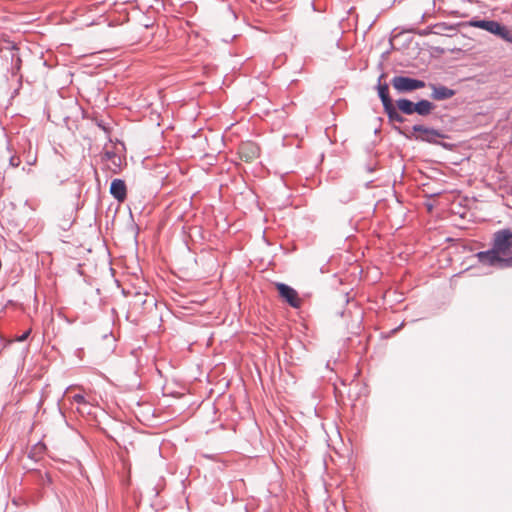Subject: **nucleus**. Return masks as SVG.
I'll return each instance as SVG.
<instances>
[{
	"mask_svg": "<svg viewBox=\"0 0 512 512\" xmlns=\"http://www.w3.org/2000/svg\"><path fill=\"white\" fill-rule=\"evenodd\" d=\"M476 257L485 266L512 268V231L508 228L496 231L491 249L479 251Z\"/></svg>",
	"mask_w": 512,
	"mask_h": 512,
	"instance_id": "1",
	"label": "nucleus"
},
{
	"mask_svg": "<svg viewBox=\"0 0 512 512\" xmlns=\"http://www.w3.org/2000/svg\"><path fill=\"white\" fill-rule=\"evenodd\" d=\"M391 85L400 94L412 93L418 89H426L428 96H454L455 94L454 90L446 86L403 75L394 76Z\"/></svg>",
	"mask_w": 512,
	"mask_h": 512,
	"instance_id": "2",
	"label": "nucleus"
},
{
	"mask_svg": "<svg viewBox=\"0 0 512 512\" xmlns=\"http://www.w3.org/2000/svg\"><path fill=\"white\" fill-rule=\"evenodd\" d=\"M413 131L417 133L415 138L420 141L435 143L438 138H444L445 135L440 130L428 128L423 125H414Z\"/></svg>",
	"mask_w": 512,
	"mask_h": 512,
	"instance_id": "3",
	"label": "nucleus"
},
{
	"mask_svg": "<svg viewBox=\"0 0 512 512\" xmlns=\"http://www.w3.org/2000/svg\"><path fill=\"white\" fill-rule=\"evenodd\" d=\"M276 288L281 298H283L291 307H300L301 300L295 289L285 283H276Z\"/></svg>",
	"mask_w": 512,
	"mask_h": 512,
	"instance_id": "4",
	"label": "nucleus"
},
{
	"mask_svg": "<svg viewBox=\"0 0 512 512\" xmlns=\"http://www.w3.org/2000/svg\"><path fill=\"white\" fill-rule=\"evenodd\" d=\"M389 121L402 123L404 117L399 113V109L393 103V98H380Z\"/></svg>",
	"mask_w": 512,
	"mask_h": 512,
	"instance_id": "5",
	"label": "nucleus"
},
{
	"mask_svg": "<svg viewBox=\"0 0 512 512\" xmlns=\"http://www.w3.org/2000/svg\"><path fill=\"white\" fill-rule=\"evenodd\" d=\"M110 194L118 202H123L127 197V187L125 181L119 178L113 179L110 185Z\"/></svg>",
	"mask_w": 512,
	"mask_h": 512,
	"instance_id": "6",
	"label": "nucleus"
},
{
	"mask_svg": "<svg viewBox=\"0 0 512 512\" xmlns=\"http://www.w3.org/2000/svg\"><path fill=\"white\" fill-rule=\"evenodd\" d=\"M485 31H487V32L499 37L503 41H505L510 32V29H508L507 26H505L504 24H502L496 20L489 19Z\"/></svg>",
	"mask_w": 512,
	"mask_h": 512,
	"instance_id": "7",
	"label": "nucleus"
},
{
	"mask_svg": "<svg viewBox=\"0 0 512 512\" xmlns=\"http://www.w3.org/2000/svg\"><path fill=\"white\" fill-rule=\"evenodd\" d=\"M434 108L435 105L425 99L420 100L419 102L415 103V106H413L414 113H417L421 116L430 114Z\"/></svg>",
	"mask_w": 512,
	"mask_h": 512,
	"instance_id": "8",
	"label": "nucleus"
},
{
	"mask_svg": "<svg viewBox=\"0 0 512 512\" xmlns=\"http://www.w3.org/2000/svg\"><path fill=\"white\" fill-rule=\"evenodd\" d=\"M413 106H415V103L408 100L407 98H399L396 105V107L406 115H411L414 113Z\"/></svg>",
	"mask_w": 512,
	"mask_h": 512,
	"instance_id": "9",
	"label": "nucleus"
},
{
	"mask_svg": "<svg viewBox=\"0 0 512 512\" xmlns=\"http://www.w3.org/2000/svg\"><path fill=\"white\" fill-rule=\"evenodd\" d=\"M68 99L71 100V102H73V106L71 107L72 111L69 114H67L65 116V118H71V117L77 118L79 116L84 118L85 117L84 108L82 107V105H80L78 103V101H77L78 98H68Z\"/></svg>",
	"mask_w": 512,
	"mask_h": 512,
	"instance_id": "10",
	"label": "nucleus"
},
{
	"mask_svg": "<svg viewBox=\"0 0 512 512\" xmlns=\"http://www.w3.org/2000/svg\"><path fill=\"white\" fill-rule=\"evenodd\" d=\"M433 28V34L436 35H445L446 32L454 30V27L452 25H448L447 23L441 22L436 23L432 25Z\"/></svg>",
	"mask_w": 512,
	"mask_h": 512,
	"instance_id": "11",
	"label": "nucleus"
},
{
	"mask_svg": "<svg viewBox=\"0 0 512 512\" xmlns=\"http://www.w3.org/2000/svg\"><path fill=\"white\" fill-rule=\"evenodd\" d=\"M122 161L120 156L117 159H112L110 162L106 163V167L114 174H117L121 171Z\"/></svg>",
	"mask_w": 512,
	"mask_h": 512,
	"instance_id": "12",
	"label": "nucleus"
},
{
	"mask_svg": "<svg viewBox=\"0 0 512 512\" xmlns=\"http://www.w3.org/2000/svg\"><path fill=\"white\" fill-rule=\"evenodd\" d=\"M38 482L42 487H49L52 484L53 480L49 473H47V472L42 473L41 471H39L38 472Z\"/></svg>",
	"mask_w": 512,
	"mask_h": 512,
	"instance_id": "13",
	"label": "nucleus"
},
{
	"mask_svg": "<svg viewBox=\"0 0 512 512\" xmlns=\"http://www.w3.org/2000/svg\"><path fill=\"white\" fill-rule=\"evenodd\" d=\"M382 77L380 76L377 84V96H389V85L386 82H382Z\"/></svg>",
	"mask_w": 512,
	"mask_h": 512,
	"instance_id": "14",
	"label": "nucleus"
},
{
	"mask_svg": "<svg viewBox=\"0 0 512 512\" xmlns=\"http://www.w3.org/2000/svg\"><path fill=\"white\" fill-rule=\"evenodd\" d=\"M18 51H19V49L15 46H13L11 49L12 65H13V68H15L17 70L20 69V65H21V58L19 56Z\"/></svg>",
	"mask_w": 512,
	"mask_h": 512,
	"instance_id": "15",
	"label": "nucleus"
},
{
	"mask_svg": "<svg viewBox=\"0 0 512 512\" xmlns=\"http://www.w3.org/2000/svg\"><path fill=\"white\" fill-rule=\"evenodd\" d=\"M489 19H477L473 18L469 21V26L485 30Z\"/></svg>",
	"mask_w": 512,
	"mask_h": 512,
	"instance_id": "16",
	"label": "nucleus"
},
{
	"mask_svg": "<svg viewBox=\"0 0 512 512\" xmlns=\"http://www.w3.org/2000/svg\"><path fill=\"white\" fill-rule=\"evenodd\" d=\"M45 450H46V445L42 442H38L37 444H35L33 446L32 450L30 451L29 457H34L35 455H40V454L44 453Z\"/></svg>",
	"mask_w": 512,
	"mask_h": 512,
	"instance_id": "17",
	"label": "nucleus"
},
{
	"mask_svg": "<svg viewBox=\"0 0 512 512\" xmlns=\"http://www.w3.org/2000/svg\"><path fill=\"white\" fill-rule=\"evenodd\" d=\"M117 157H118V155L114 151L110 150V151H105V153L102 156V160L106 164L107 162H110L112 159H114V160L117 159Z\"/></svg>",
	"mask_w": 512,
	"mask_h": 512,
	"instance_id": "18",
	"label": "nucleus"
},
{
	"mask_svg": "<svg viewBox=\"0 0 512 512\" xmlns=\"http://www.w3.org/2000/svg\"><path fill=\"white\" fill-rule=\"evenodd\" d=\"M72 399L78 405H86V404H88L87 400L85 399V396L82 395V394H75V395H73Z\"/></svg>",
	"mask_w": 512,
	"mask_h": 512,
	"instance_id": "19",
	"label": "nucleus"
},
{
	"mask_svg": "<svg viewBox=\"0 0 512 512\" xmlns=\"http://www.w3.org/2000/svg\"><path fill=\"white\" fill-rule=\"evenodd\" d=\"M415 33L418 34L419 36H427L433 34V28L432 26H428L425 29L416 30Z\"/></svg>",
	"mask_w": 512,
	"mask_h": 512,
	"instance_id": "20",
	"label": "nucleus"
},
{
	"mask_svg": "<svg viewBox=\"0 0 512 512\" xmlns=\"http://www.w3.org/2000/svg\"><path fill=\"white\" fill-rule=\"evenodd\" d=\"M9 164L12 167H18L21 164L20 157L17 155H12L9 159Z\"/></svg>",
	"mask_w": 512,
	"mask_h": 512,
	"instance_id": "21",
	"label": "nucleus"
},
{
	"mask_svg": "<svg viewBox=\"0 0 512 512\" xmlns=\"http://www.w3.org/2000/svg\"><path fill=\"white\" fill-rule=\"evenodd\" d=\"M352 199H354V193L352 192H349L348 195H343V196H340L339 197V200L342 202V203H348L350 202Z\"/></svg>",
	"mask_w": 512,
	"mask_h": 512,
	"instance_id": "22",
	"label": "nucleus"
},
{
	"mask_svg": "<svg viewBox=\"0 0 512 512\" xmlns=\"http://www.w3.org/2000/svg\"><path fill=\"white\" fill-rule=\"evenodd\" d=\"M98 127L101 128L107 135L110 133V128L103 122L99 121L97 123Z\"/></svg>",
	"mask_w": 512,
	"mask_h": 512,
	"instance_id": "23",
	"label": "nucleus"
},
{
	"mask_svg": "<svg viewBox=\"0 0 512 512\" xmlns=\"http://www.w3.org/2000/svg\"><path fill=\"white\" fill-rule=\"evenodd\" d=\"M29 335H30V330H27L23 334H21L19 337H17V341L23 342L28 338Z\"/></svg>",
	"mask_w": 512,
	"mask_h": 512,
	"instance_id": "24",
	"label": "nucleus"
},
{
	"mask_svg": "<svg viewBox=\"0 0 512 512\" xmlns=\"http://www.w3.org/2000/svg\"><path fill=\"white\" fill-rule=\"evenodd\" d=\"M505 42H508L512 45V31L510 30Z\"/></svg>",
	"mask_w": 512,
	"mask_h": 512,
	"instance_id": "25",
	"label": "nucleus"
},
{
	"mask_svg": "<svg viewBox=\"0 0 512 512\" xmlns=\"http://www.w3.org/2000/svg\"><path fill=\"white\" fill-rule=\"evenodd\" d=\"M70 224H71V223H70V219H68V220L66 221V225L69 227V226H70Z\"/></svg>",
	"mask_w": 512,
	"mask_h": 512,
	"instance_id": "26",
	"label": "nucleus"
},
{
	"mask_svg": "<svg viewBox=\"0 0 512 512\" xmlns=\"http://www.w3.org/2000/svg\"><path fill=\"white\" fill-rule=\"evenodd\" d=\"M391 49L393 48V42L390 40Z\"/></svg>",
	"mask_w": 512,
	"mask_h": 512,
	"instance_id": "27",
	"label": "nucleus"
}]
</instances>
